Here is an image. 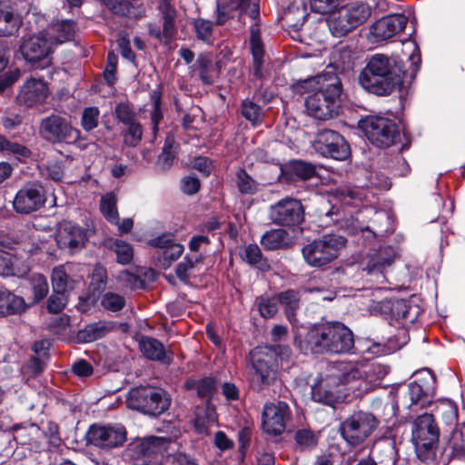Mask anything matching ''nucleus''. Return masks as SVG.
I'll return each instance as SVG.
<instances>
[{"label":"nucleus","mask_w":465,"mask_h":465,"mask_svg":"<svg viewBox=\"0 0 465 465\" xmlns=\"http://www.w3.org/2000/svg\"><path fill=\"white\" fill-rule=\"evenodd\" d=\"M381 369V365H371L367 370H341L333 366L324 380L312 387V398L316 402L333 407L340 397L331 387L347 385L355 395H361L371 391L377 380L387 373V371Z\"/></svg>","instance_id":"f257e3e1"},{"label":"nucleus","mask_w":465,"mask_h":465,"mask_svg":"<svg viewBox=\"0 0 465 465\" xmlns=\"http://www.w3.org/2000/svg\"><path fill=\"white\" fill-rule=\"evenodd\" d=\"M404 70L401 63L382 54L370 57L359 74L360 85L379 96H387L403 83Z\"/></svg>","instance_id":"f03ea898"},{"label":"nucleus","mask_w":465,"mask_h":465,"mask_svg":"<svg viewBox=\"0 0 465 465\" xmlns=\"http://www.w3.org/2000/svg\"><path fill=\"white\" fill-rule=\"evenodd\" d=\"M306 346L312 353H352V331L341 322H328L312 328L305 338Z\"/></svg>","instance_id":"7ed1b4c3"},{"label":"nucleus","mask_w":465,"mask_h":465,"mask_svg":"<svg viewBox=\"0 0 465 465\" xmlns=\"http://www.w3.org/2000/svg\"><path fill=\"white\" fill-rule=\"evenodd\" d=\"M292 350L287 345L263 346L255 348L252 353L254 373L252 376V387L262 391L272 385L278 378L279 361L288 360Z\"/></svg>","instance_id":"20e7f679"},{"label":"nucleus","mask_w":465,"mask_h":465,"mask_svg":"<svg viewBox=\"0 0 465 465\" xmlns=\"http://www.w3.org/2000/svg\"><path fill=\"white\" fill-rule=\"evenodd\" d=\"M326 83H322L321 88L306 98L305 106L309 115L326 121L332 119L339 113L342 95V84L336 75L327 74L322 76Z\"/></svg>","instance_id":"39448f33"},{"label":"nucleus","mask_w":465,"mask_h":465,"mask_svg":"<svg viewBox=\"0 0 465 465\" xmlns=\"http://www.w3.org/2000/svg\"><path fill=\"white\" fill-rule=\"evenodd\" d=\"M411 440L417 457L421 461L432 462L434 465H447L445 460H440L442 453L437 454L439 430L431 414L424 413L415 420Z\"/></svg>","instance_id":"423d86ee"},{"label":"nucleus","mask_w":465,"mask_h":465,"mask_svg":"<svg viewBox=\"0 0 465 465\" xmlns=\"http://www.w3.org/2000/svg\"><path fill=\"white\" fill-rule=\"evenodd\" d=\"M39 135L54 144H71L80 140L81 131L74 127L70 115L53 113L40 121Z\"/></svg>","instance_id":"0eeeda50"},{"label":"nucleus","mask_w":465,"mask_h":465,"mask_svg":"<svg viewBox=\"0 0 465 465\" xmlns=\"http://www.w3.org/2000/svg\"><path fill=\"white\" fill-rule=\"evenodd\" d=\"M346 239L337 234H326L305 245L302 256L312 267L324 266L335 260L345 246Z\"/></svg>","instance_id":"6e6552de"},{"label":"nucleus","mask_w":465,"mask_h":465,"mask_svg":"<svg viewBox=\"0 0 465 465\" xmlns=\"http://www.w3.org/2000/svg\"><path fill=\"white\" fill-rule=\"evenodd\" d=\"M127 401L131 409L156 416L168 410L171 397L163 389L140 387L130 391Z\"/></svg>","instance_id":"1a4fd4ad"},{"label":"nucleus","mask_w":465,"mask_h":465,"mask_svg":"<svg viewBox=\"0 0 465 465\" xmlns=\"http://www.w3.org/2000/svg\"><path fill=\"white\" fill-rule=\"evenodd\" d=\"M379 420L367 411H355L340 425L342 438L351 446H358L377 429Z\"/></svg>","instance_id":"9d476101"},{"label":"nucleus","mask_w":465,"mask_h":465,"mask_svg":"<svg viewBox=\"0 0 465 465\" xmlns=\"http://www.w3.org/2000/svg\"><path fill=\"white\" fill-rule=\"evenodd\" d=\"M360 127L367 139L378 147H389L400 137L396 124L388 118L368 116L360 122Z\"/></svg>","instance_id":"9b49d317"},{"label":"nucleus","mask_w":465,"mask_h":465,"mask_svg":"<svg viewBox=\"0 0 465 465\" xmlns=\"http://www.w3.org/2000/svg\"><path fill=\"white\" fill-rule=\"evenodd\" d=\"M269 216L276 225L294 227L303 222L304 208L299 200L286 197L270 207Z\"/></svg>","instance_id":"f8f14e48"},{"label":"nucleus","mask_w":465,"mask_h":465,"mask_svg":"<svg viewBox=\"0 0 465 465\" xmlns=\"http://www.w3.org/2000/svg\"><path fill=\"white\" fill-rule=\"evenodd\" d=\"M87 441L101 449H113L126 440V430L121 424L92 425L86 433Z\"/></svg>","instance_id":"ddd939ff"},{"label":"nucleus","mask_w":465,"mask_h":465,"mask_svg":"<svg viewBox=\"0 0 465 465\" xmlns=\"http://www.w3.org/2000/svg\"><path fill=\"white\" fill-rule=\"evenodd\" d=\"M314 147L322 155L338 161H344L351 155L349 143L339 133L330 129L318 133Z\"/></svg>","instance_id":"4468645a"},{"label":"nucleus","mask_w":465,"mask_h":465,"mask_svg":"<svg viewBox=\"0 0 465 465\" xmlns=\"http://www.w3.org/2000/svg\"><path fill=\"white\" fill-rule=\"evenodd\" d=\"M291 416L292 411L286 402H268L264 405L262 411V429L268 434L280 435L285 430Z\"/></svg>","instance_id":"2eb2a0df"},{"label":"nucleus","mask_w":465,"mask_h":465,"mask_svg":"<svg viewBox=\"0 0 465 465\" xmlns=\"http://www.w3.org/2000/svg\"><path fill=\"white\" fill-rule=\"evenodd\" d=\"M46 201L44 188L40 184L25 185L15 194L13 206L16 213L28 214L39 210Z\"/></svg>","instance_id":"dca6fc26"},{"label":"nucleus","mask_w":465,"mask_h":465,"mask_svg":"<svg viewBox=\"0 0 465 465\" xmlns=\"http://www.w3.org/2000/svg\"><path fill=\"white\" fill-rule=\"evenodd\" d=\"M52 47L53 45L49 38H46L43 34H39L24 39L20 51L27 62L33 64L43 62L44 65H46L50 62L48 56Z\"/></svg>","instance_id":"f3484780"},{"label":"nucleus","mask_w":465,"mask_h":465,"mask_svg":"<svg viewBox=\"0 0 465 465\" xmlns=\"http://www.w3.org/2000/svg\"><path fill=\"white\" fill-rule=\"evenodd\" d=\"M403 15H393L377 20L370 28V39L378 43L386 41L401 32L407 25Z\"/></svg>","instance_id":"a211bd4d"},{"label":"nucleus","mask_w":465,"mask_h":465,"mask_svg":"<svg viewBox=\"0 0 465 465\" xmlns=\"http://www.w3.org/2000/svg\"><path fill=\"white\" fill-rule=\"evenodd\" d=\"M435 392V379L430 372L419 380L411 382L408 386V396L411 406L424 408L430 402Z\"/></svg>","instance_id":"6ab92c4d"},{"label":"nucleus","mask_w":465,"mask_h":465,"mask_svg":"<svg viewBox=\"0 0 465 465\" xmlns=\"http://www.w3.org/2000/svg\"><path fill=\"white\" fill-rule=\"evenodd\" d=\"M87 240L85 231L70 222H64L61 224L56 242L60 248L68 249L71 252L82 249Z\"/></svg>","instance_id":"aec40b11"},{"label":"nucleus","mask_w":465,"mask_h":465,"mask_svg":"<svg viewBox=\"0 0 465 465\" xmlns=\"http://www.w3.org/2000/svg\"><path fill=\"white\" fill-rule=\"evenodd\" d=\"M48 94V86L44 80L30 78L21 86L17 100L26 107H34L45 103Z\"/></svg>","instance_id":"412c9836"},{"label":"nucleus","mask_w":465,"mask_h":465,"mask_svg":"<svg viewBox=\"0 0 465 465\" xmlns=\"http://www.w3.org/2000/svg\"><path fill=\"white\" fill-rule=\"evenodd\" d=\"M170 444L169 438L151 436L133 441L129 444L128 450L134 459H139L163 453L168 450Z\"/></svg>","instance_id":"4be33fe9"},{"label":"nucleus","mask_w":465,"mask_h":465,"mask_svg":"<svg viewBox=\"0 0 465 465\" xmlns=\"http://www.w3.org/2000/svg\"><path fill=\"white\" fill-rule=\"evenodd\" d=\"M75 23L72 20H62L52 24L46 32L52 45L63 44L74 39L75 35Z\"/></svg>","instance_id":"5701e85b"},{"label":"nucleus","mask_w":465,"mask_h":465,"mask_svg":"<svg viewBox=\"0 0 465 465\" xmlns=\"http://www.w3.org/2000/svg\"><path fill=\"white\" fill-rule=\"evenodd\" d=\"M260 242L264 249L273 251L289 248L292 243V239L290 233L283 229H272L262 236Z\"/></svg>","instance_id":"b1692460"},{"label":"nucleus","mask_w":465,"mask_h":465,"mask_svg":"<svg viewBox=\"0 0 465 465\" xmlns=\"http://www.w3.org/2000/svg\"><path fill=\"white\" fill-rule=\"evenodd\" d=\"M394 257V252L391 248L380 249L370 257L364 271L369 274L375 272L382 273L387 267L393 263Z\"/></svg>","instance_id":"393cba45"},{"label":"nucleus","mask_w":465,"mask_h":465,"mask_svg":"<svg viewBox=\"0 0 465 465\" xmlns=\"http://www.w3.org/2000/svg\"><path fill=\"white\" fill-rule=\"evenodd\" d=\"M139 347L143 355L151 361H164L167 358L163 344L155 338L143 336Z\"/></svg>","instance_id":"a878e982"},{"label":"nucleus","mask_w":465,"mask_h":465,"mask_svg":"<svg viewBox=\"0 0 465 465\" xmlns=\"http://www.w3.org/2000/svg\"><path fill=\"white\" fill-rule=\"evenodd\" d=\"M328 26L332 35L336 37L343 36L355 28L343 7L330 15Z\"/></svg>","instance_id":"bb28decb"},{"label":"nucleus","mask_w":465,"mask_h":465,"mask_svg":"<svg viewBox=\"0 0 465 465\" xmlns=\"http://www.w3.org/2000/svg\"><path fill=\"white\" fill-rule=\"evenodd\" d=\"M196 65L201 81L205 84H213L218 77L220 68L218 64H213L212 56L206 53L199 54Z\"/></svg>","instance_id":"cd10ccee"},{"label":"nucleus","mask_w":465,"mask_h":465,"mask_svg":"<svg viewBox=\"0 0 465 465\" xmlns=\"http://www.w3.org/2000/svg\"><path fill=\"white\" fill-rule=\"evenodd\" d=\"M25 301L22 297L16 296L10 292L0 291V315L14 314L24 311Z\"/></svg>","instance_id":"c85d7f7f"},{"label":"nucleus","mask_w":465,"mask_h":465,"mask_svg":"<svg viewBox=\"0 0 465 465\" xmlns=\"http://www.w3.org/2000/svg\"><path fill=\"white\" fill-rule=\"evenodd\" d=\"M413 308L408 303L407 301L399 299L391 302V317L397 322L404 324L406 322H413L417 318V308L412 312Z\"/></svg>","instance_id":"c756f323"},{"label":"nucleus","mask_w":465,"mask_h":465,"mask_svg":"<svg viewBox=\"0 0 465 465\" xmlns=\"http://www.w3.org/2000/svg\"><path fill=\"white\" fill-rule=\"evenodd\" d=\"M278 302L282 305L290 322L294 319L296 311L300 308L301 296L298 291L290 289L277 295Z\"/></svg>","instance_id":"7c9ffc66"},{"label":"nucleus","mask_w":465,"mask_h":465,"mask_svg":"<svg viewBox=\"0 0 465 465\" xmlns=\"http://www.w3.org/2000/svg\"><path fill=\"white\" fill-rule=\"evenodd\" d=\"M20 19L9 8L0 5V36H9L18 31Z\"/></svg>","instance_id":"2f4dec72"},{"label":"nucleus","mask_w":465,"mask_h":465,"mask_svg":"<svg viewBox=\"0 0 465 465\" xmlns=\"http://www.w3.org/2000/svg\"><path fill=\"white\" fill-rule=\"evenodd\" d=\"M100 211L109 223L118 224L119 213L117 211V198L114 193H108L102 196Z\"/></svg>","instance_id":"473e14b6"},{"label":"nucleus","mask_w":465,"mask_h":465,"mask_svg":"<svg viewBox=\"0 0 465 465\" xmlns=\"http://www.w3.org/2000/svg\"><path fill=\"white\" fill-rule=\"evenodd\" d=\"M242 258L250 265L256 266L262 271H267L270 268L267 260L263 257L257 244H249L246 246L242 253Z\"/></svg>","instance_id":"72a5a7b5"},{"label":"nucleus","mask_w":465,"mask_h":465,"mask_svg":"<svg viewBox=\"0 0 465 465\" xmlns=\"http://www.w3.org/2000/svg\"><path fill=\"white\" fill-rule=\"evenodd\" d=\"M319 434L309 428L298 429L294 433L296 447L301 450H310L318 444Z\"/></svg>","instance_id":"f704fd0d"},{"label":"nucleus","mask_w":465,"mask_h":465,"mask_svg":"<svg viewBox=\"0 0 465 465\" xmlns=\"http://www.w3.org/2000/svg\"><path fill=\"white\" fill-rule=\"evenodd\" d=\"M52 284L54 292L66 293L74 288V281L66 273L64 266L53 269Z\"/></svg>","instance_id":"c9c22d12"},{"label":"nucleus","mask_w":465,"mask_h":465,"mask_svg":"<svg viewBox=\"0 0 465 465\" xmlns=\"http://www.w3.org/2000/svg\"><path fill=\"white\" fill-rule=\"evenodd\" d=\"M235 184L242 194H254L259 190V183L242 168L235 173Z\"/></svg>","instance_id":"e433bc0d"},{"label":"nucleus","mask_w":465,"mask_h":465,"mask_svg":"<svg viewBox=\"0 0 465 465\" xmlns=\"http://www.w3.org/2000/svg\"><path fill=\"white\" fill-rule=\"evenodd\" d=\"M108 247L116 254L119 263L128 264L131 262L134 257V251L129 243L114 239L108 242Z\"/></svg>","instance_id":"4c0bfd02"},{"label":"nucleus","mask_w":465,"mask_h":465,"mask_svg":"<svg viewBox=\"0 0 465 465\" xmlns=\"http://www.w3.org/2000/svg\"><path fill=\"white\" fill-rule=\"evenodd\" d=\"M349 15V20L356 28L363 24L371 16V8L368 5L359 4L355 5L343 6Z\"/></svg>","instance_id":"58836bf2"},{"label":"nucleus","mask_w":465,"mask_h":465,"mask_svg":"<svg viewBox=\"0 0 465 465\" xmlns=\"http://www.w3.org/2000/svg\"><path fill=\"white\" fill-rule=\"evenodd\" d=\"M373 455V459L377 465H396L398 454L394 447L390 443L378 446L375 449Z\"/></svg>","instance_id":"ea45409f"},{"label":"nucleus","mask_w":465,"mask_h":465,"mask_svg":"<svg viewBox=\"0 0 465 465\" xmlns=\"http://www.w3.org/2000/svg\"><path fill=\"white\" fill-rule=\"evenodd\" d=\"M449 447L454 457L465 459V424L452 431Z\"/></svg>","instance_id":"a19ab883"},{"label":"nucleus","mask_w":465,"mask_h":465,"mask_svg":"<svg viewBox=\"0 0 465 465\" xmlns=\"http://www.w3.org/2000/svg\"><path fill=\"white\" fill-rule=\"evenodd\" d=\"M255 306L262 317L270 319L278 312V300L268 295H261L255 299Z\"/></svg>","instance_id":"79ce46f5"},{"label":"nucleus","mask_w":465,"mask_h":465,"mask_svg":"<svg viewBox=\"0 0 465 465\" xmlns=\"http://www.w3.org/2000/svg\"><path fill=\"white\" fill-rule=\"evenodd\" d=\"M203 256L202 254L186 255L183 261L176 267V276L182 281H187L190 277L191 271L193 270L197 264L203 262Z\"/></svg>","instance_id":"37998d69"},{"label":"nucleus","mask_w":465,"mask_h":465,"mask_svg":"<svg viewBox=\"0 0 465 465\" xmlns=\"http://www.w3.org/2000/svg\"><path fill=\"white\" fill-rule=\"evenodd\" d=\"M113 329L111 323L105 322H98L86 326L82 332L86 341H93L104 336L108 331Z\"/></svg>","instance_id":"c03bdc74"},{"label":"nucleus","mask_w":465,"mask_h":465,"mask_svg":"<svg viewBox=\"0 0 465 465\" xmlns=\"http://www.w3.org/2000/svg\"><path fill=\"white\" fill-rule=\"evenodd\" d=\"M241 112L242 116L252 124H258L262 121V109L252 101H243L241 105Z\"/></svg>","instance_id":"a18cd8bd"},{"label":"nucleus","mask_w":465,"mask_h":465,"mask_svg":"<svg viewBox=\"0 0 465 465\" xmlns=\"http://www.w3.org/2000/svg\"><path fill=\"white\" fill-rule=\"evenodd\" d=\"M289 173L302 180H309L315 176L316 169L312 163L302 161H293L289 165Z\"/></svg>","instance_id":"49530a36"},{"label":"nucleus","mask_w":465,"mask_h":465,"mask_svg":"<svg viewBox=\"0 0 465 465\" xmlns=\"http://www.w3.org/2000/svg\"><path fill=\"white\" fill-rule=\"evenodd\" d=\"M31 285L34 293V302H38L43 300L49 292V286L46 278L39 273L31 276Z\"/></svg>","instance_id":"de8ad7c7"},{"label":"nucleus","mask_w":465,"mask_h":465,"mask_svg":"<svg viewBox=\"0 0 465 465\" xmlns=\"http://www.w3.org/2000/svg\"><path fill=\"white\" fill-rule=\"evenodd\" d=\"M101 305L104 310L119 312L125 306V299L118 293L107 292L101 297Z\"/></svg>","instance_id":"09e8293b"},{"label":"nucleus","mask_w":465,"mask_h":465,"mask_svg":"<svg viewBox=\"0 0 465 465\" xmlns=\"http://www.w3.org/2000/svg\"><path fill=\"white\" fill-rule=\"evenodd\" d=\"M125 125L127 129L123 133L124 143L131 147L137 146L143 137L142 125L137 121Z\"/></svg>","instance_id":"8fccbe9b"},{"label":"nucleus","mask_w":465,"mask_h":465,"mask_svg":"<svg viewBox=\"0 0 465 465\" xmlns=\"http://www.w3.org/2000/svg\"><path fill=\"white\" fill-rule=\"evenodd\" d=\"M173 138L167 137L163 148L162 153L157 159V167L162 171L168 170L172 165L175 157L174 151L173 150Z\"/></svg>","instance_id":"3c124183"},{"label":"nucleus","mask_w":465,"mask_h":465,"mask_svg":"<svg viewBox=\"0 0 465 465\" xmlns=\"http://www.w3.org/2000/svg\"><path fill=\"white\" fill-rule=\"evenodd\" d=\"M100 111L96 106H90L84 109L81 116V125L86 132L96 128L99 124Z\"/></svg>","instance_id":"603ef678"},{"label":"nucleus","mask_w":465,"mask_h":465,"mask_svg":"<svg viewBox=\"0 0 465 465\" xmlns=\"http://www.w3.org/2000/svg\"><path fill=\"white\" fill-rule=\"evenodd\" d=\"M114 111L117 120L124 125L137 121L134 107L128 102H121L117 104Z\"/></svg>","instance_id":"864d4df0"},{"label":"nucleus","mask_w":465,"mask_h":465,"mask_svg":"<svg viewBox=\"0 0 465 465\" xmlns=\"http://www.w3.org/2000/svg\"><path fill=\"white\" fill-rule=\"evenodd\" d=\"M193 26L196 32V36L199 40L205 43H210L213 35V22L203 18L195 19Z\"/></svg>","instance_id":"5fc2aeb1"},{"label":"nucleus","mask_w":465,"mask_h":465,"mask_svg":"<svg viewBox=\"0 0 465 465\" xmlns=\"http://www.w3.org/2000/svg\"><path fill=\"white\" fill-rule=\"evenodd\" d=\"M15 436L0 428V457H8L14 451Z\"/></svg>","instance_id":"6e6d98bb"},{"label":"nucleus","mask_w":465,"mask_h":465,"mask_svg":"<svg viewBox=\"0 0 465 465\" xmlns=\"http://www.w3.org/2000/svg\"><path fill=\"white\" fill-rule=\"evenodd\" d=\"M250 45L252 54V60L263 59L264 50L258 28H252Z\"/></svg>","instance_id":"4d7b16f0"},{"label":"nucleus","mask_w":465,"mask_h":465,"mask_svg":"<svg viewBox=\"0 0 465 465\" xmlns=\"http://www.w3.org/2000/svg\"><path fill=\"white\" fill-rule=\"evenodd\" d=\"M183 245L180 243L171 244L169 248L163 250L161 253V262L163 266H170V264L176 261L183 252Z\"/></svg>","instance_id":"13d9d810"},{"label":"nucleus","mask_w":465,"mask_h":465,"mask_svg":"<svg viewBox=\"0 0 465 465\" xmlns=\"http://www.w3.org/2000/svg\"><path fill=\"white\" fill-rule=\"evenodd\" d=\"M66 302L65 293L54 292L47 300V310L51 313H59L65 307Z\"/></svg>","instance_id":"bf43d9fd"},{"label":"nucleus","mask_w":465,"mask_h":465,"mask_svg":"<svg viewBox=\"0 0 465 465\" xmlns=\"http://www.w3.org/2000/svg\"><path fill=\"white\" fill-rule=\"evenodd\" d=\"M443 410L440 411L441 417L445 423L449 425L456 424L458 421V407L457 405L450 401H447L442 403Z\"/></svg>","instance_id":"052dcab7"},{"label":"nucleus","mask_w":465,"mask_h":465,"mask_svg":"<svg viewBox=\"0 0 465 465\" xmlns=\"http://www.w3.org/2000/svg\"><path fill=\"white\" fill-rule=\"evenodd\" d=\"M215 390V381L213 378L206 377L197 381V395L200 398H210Z\"/></svg>","instance_id":"680f3d73"},{"label":"nucleus","mask_w":465,"mask_h":465,"mask_svg":"<svg viewBox=\"0 0 465 465\" xmlns=\"http://www.w3.org/2000/svg\"><path fill=\"white\" fill-rule=\"evenodd\" d=\"M117 61V55L114 52H109L107 54L106 66L104 73V78L109 84H113L115 82Z\"/></svg>","instance_id":"e2e57ef3"},{"label":"nucleus","mask_w":465,"mask_h":465,"mask_svg":"<svg viewBox=\"0 0 465 465\" xmlns=\"http://www.w3.org/2000/svg\"><path fill=\"white\" fill-rule=\"evenodd\" d=\"M236 4L242 13L247 14L252 19L259 16L258 0H236Z\"/></svg>","instance_id":"0e129e2a"},{"label":"nucleus","mask_w":465,"mask_h":465,"mask_svg":"<svg viewBox=\"0 0 465 465\" xmlns=\"http://www.w3.org/2000/svg\"><path fill=\"white\" fill-rule=\"evenodd\" d=\"M21 76L19 69L10 70L0 75V94L12 86Z\"/></svg>","instance_id":"69168bd1"},{"label":"nucleus","mask_w":465,"mask_h":465,"mask_svg":"<svg viewBox=\"0 0 465 465\" xmlns=\"http://www.w3.org/2000/svg\"><path fill=\"white\" fill-rule=\"evenodd\" d=\"M153 100V111L151 113V122L153 124V133L156 134L158 131V124L163 118V114L160 109V96L157 94L152 95Z\"/></svg>","instance_id":"338daca9"},{"label":"nucleus","mask_w":465,"mask_h":465,"mask_svg":"<svg viewBox=\"0 0 465 465\" xmlns=\"http://www.w3.org/2000/svg\"><path fill=\"white\" fill-rule=\"evenodd\" d=\"M175 18L176 15L163 17V37L166 42H170L176 34Z\"/></svg>","instance_id":"774afa93"}]
</instances>
